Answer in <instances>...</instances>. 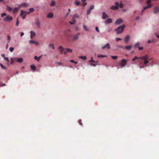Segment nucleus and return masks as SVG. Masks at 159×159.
<instances>
[{"instance_id": "09e8293b", "label": "nucleus", "mask_w": 159, "mask_h": 159, "mask_svg": "<svg viewBox=\"0 0 159 159\" xmlns=\"http://www.w3.org/2000/svg\"><path fill=\"white\" fill-rule=\"evenodd\" d=\"M6 15H7V14L5 13H3L1 14V17H3L4 16H5Z\"/></svg>"}, {"instance_id": "4c0bfd02", "label": "nucleus", "mask_w": 159, "mask_h": 159, "mask_svg": "<svg viewBox=\"0 0 159 159\" xmlns=\"http://www.w3.org/2000/svg\"><path fill=\"white\" fill-rule=\"evenodd\" d=\"M111 58L114 60H116L117 58V56H111Z\"/></svg>"}, {"instance_id": "7ed1b4c3", "label": "nucleus", "mask_w": 159, "mask_h": 159, "mask_svg": "<svg viewBox=\"0 0 159 159\" xmlns=\"http://www.w3.org/2000/svg\"><path fill=\"white\" fill-rule=\"evenodd\" d=\"M126 63L127 61L125 59H123L121 60V61H120V63L119 65L121 66L124 67L126 65Z\"/></svg>"}, {"instance_id": "37998d69", "label": "nucleus", "mask_w": 159, "mask_h": 159, "mask_svg": "<svg viewBox=\"0 0 159 159\" xmlns=\"http://www.w3.org/2000/svg\"><path fill=\"white\" fill-rule=\"evenodd\" d=\"M147 4L148 5H151V0H148V1H147Z\"/></svg>"}, {"instance_id": "c756f323", "label": "nucleus", "mask_w": 159, "mask_h": 159, "mask_svg": "<svg viewBox=\"0 0 159 159\" xmlns=\"http://www.w3.org/2000/svg\"><path fill=\"white\" fill-rule=\"evenodd\" d=\"M0 66H1V68L3 70H6L7 69V68L5 66H4L2 64L0 63Z\"/></svg>"}, {"instance_id": "412c9836", "label": "nucleus", "mask_w": 159, "mask_h": 159, "mask_svg": "<svg viewBox=\"0 0 159 159\" xmlns=\"http://www.w3.org/2000/svg\"><path fill=\"white\" fill-rule=\"evenodd\" d=\"M19 8L18 7H16L14 8V10H13V13H16L19 10Z\"/></svg>"}, {"instance_id": "f8f14e48", "label": "nucleus", "mask_w": 159, "mask_h": 159, "mask_svg": "<svg viewBox=\"0 0 159 159\" xmlns=\"http://www.w3.org/2000/svg\"><path fill=\"white\" fill-rule=\"evenodd\" d=\"M80 33H78L76 34L73 37V40H76L79 38V36H80Z\"/></svg>"}, {"instance_id": "9b49d317", "label": "nucleus", "mask_w": 159, "mask_h": 159, "mask_svg": "<svg viewBox=\"0 0 159 159\" xmlns=\"http://www.w3.org/2000/svg\"><path fill=\"white\" fill-rule=\"evenodd\" d=\"M58 49H59V50H60V53L61 54H62L63 53V52L65 51L64 50H65V49L63 47L61 46H60L58 48Z\"/></svg>"}, {"instance_id": "c85d7f7f", "label": "nucleus", "mask_w": 159, "mask_h": 159, "mask_svg": "<svg viewBox=\"0 0 159 159\" xmlns=\"http://www.w3.org/2000/svg\"><path fill=\"white\" fill-rule=\"evenodd\" d=\"M139 45H140V43H139V42L137 43H136L134 45V48H136L139 47Z\"/></svg>"}, {"instance_id": "dca6fc26", "label": "nucleus", "mask_w": 159, "mask_h": 159, "mask_svg": "<svg viewBox=\"0 0 159 159\" xmlns=\"http://www.w3.org/2000/svg\"><path fill=\"white\" fill-rule=\"evenodd\" d=\"M16 61L20 63H22L23 62V59L22 58H20L16 59Z\"/></svg>"}, {"instance_id": "e2e57ef3", "label": "nucleus", "mask_w": 159, "mask_h": 159, "mask_svg": "<svg viewBox=\"0 0 159 159\" xmlns=\"http://www.w3.org/2000/svg\"><path fill=\"white\" fill-rule=\"evenodd\" d=\"M90 65L93 66H95L96 65L95 64H94L93 63H90Z\"/></svg>"}, {"instance_id": "b1692460", "label": "nucleus", "mask_w": 159, "mask_h": 159, "mask_svg": "<svg viewBox=\"0 0 159 159\" xmlns=\"http://www.w3.org/2000/svg\"><path fill=\"white\" fill-rule=\"evenodd\" d=\"M29 10V11L27 12V14H30V13L33 12L34 11V9L33 8H30Z\"/></svg>"}, {"instance_id": "de8ad7c7", "label": "nucleus", "mask_w": 159, "mask_h": 159, "mask_svg": "<svg viewBox=\"0 0 159 159\" xmlns=\"http://www.w3.org/2000/svg\"><path fill=\"white\" fill-rule=\"evenodd\" d=\"M13 49H14V48L12 47H11L9 48V50H10L11 52H12L13 51Z\"/></svg>"}, {"instance_id": "5701e85b", "label": "nucleus", "mask_w": 159, "mask_h": 159, "mask_svg": "<svg viewBox=\"0 0 159 159\" xmlns=\"http://www.w3.org/2000/svg\"><path fill=\"white\" fill-rule=\"evenodd\" d=\"M65 50L66 51V52L69 53H71L72 52V50L69 48H65Z\"/></svg>"}, {"instance_id": "79ce46f5", "label": "nucleus", "mask_w": 159, "mask_h": 159, "mask_svg": "<svg viewBox=\"0 0 159 159\" xmlns=\"http://www.w3.org/2000/svg\"><path fill=\"white\" fill-rule=\"evenodd\" d=\"M89 62H97V61H95L93 60V57H91V59H90V61H89Z\"/></svg>"}, {"instance_id": "72a5a7b5", "label": "nucleus", "mask_w": 159, "mask_h": 159, "mask_svg": "<svg viewBox=\"0 0 159 159\" xmlns=\"http://www.w3.org/2000/svg\"><path fill=\"white\" fill-rule=\"evenodd\" d=\"M19 24V19H18V18H17V19H16V26H18Z\"/></svg>"}, {"instance_id": "c9c22d12", "label": "nucleus", "mask_w": 159, "mask_h": 159, "mask_svg": "<svg viewBox=\"0 0 159 159\" xmlns=\"http://www.w3.org/2000/svg\"><path fill=\"white\" fill-rule=\"evenodd\" d=\"M37 41H34L33 40H30L29 41V42L30 43H36Z\"/></svg>"}, {"instance_id": "423d86ee", "label": "nucleus", "mask_w": 159, "mask_h": 159, "mask_svg": "<svg viewBox=\"0 0 159 159\" xmlns=\"http://www.w3.org/2000/svg\"><path fill=\"white\" fill-rule=\"evenodd\" d=\"M105 48H107V49H110V45L109 43H107L104 46H102V47H101L102 49H104Z\"/></svg>"}, {"instance_id": "052dcab7", "label": "nucleus", "mask_w": 159, "mask_h": 159, "mask_svg": "<svg viewBox=\"0 0 159 159\" xmlns=\"http://www.w3.org/2000/svg\"><path fill=\"white\" fill-rule=\"evenodd\" d=\"M26 14L24 15V16H23V17H22V18H23V19H25V18H26Z\"/></svg>"}, {"instance_id": "c03bdc74", "label": "nucleus", "mask_w": 159, "mask_h": 159, "mask_svg": "<svg viewBox=\"0 0 159 159\" xmlns=\"http://www.w3.org/2000/svg\"><path fill=\"white\" fill-rule=\"evenodd\" d=\"M75 5L77 6L80 5V2L77 1H75Z\"/></svg>"}, {"instance_id": "ea45409f", "label": "nucleus", "mask_w": 159, "mask_h": 159, "mask_svg": "<svg viewBox=\"0 0 159 159\" xmlns=\"http://www.w3.org/2000/svg\"><path fill=\"white\" fill-rule=\"evenodd\" d=\"M118 7L120 8H122V7H123V5L121 3L120 4L119 3Z\"/></svg>"}, {"instance_id": "f03ea898", "label": "nucleus", "mask_w": 159, "mask_h": 159, "mask_svg": "<svg viewBox=\"0 0 159 159\" xmlns=\"http://www.w3.org/2000/svg\"><path fill=\"white\" fill-rule=\"evenodd\" d=\"M125 27V26L124 25H122L121 26H118L117 28L115 29V30L117 32V34H119L122 33L123 30H124Z\"/></svg>"}, {"instance_id": "69168bd1", "label": "nucleus", "mask_w": 159, "mask_h": 159, "mask_svg": "<svg viewBox=\"0 0 159 159\" xmlns=\"http://www.w3.org/2000/svg\"><path fill=\"white\" fill-rule=\"evenodd\" d=\"M139 16L136 17L135 18V20H139Z\"/></svg>"}, {"instance_id": "473e14b6", "label": "nucleus", "mask_w": 159, "mask_h": 159, "mask_svg": "<svg viewBox=\"0 0 159 159\" xmlns=\"http://www.w3.org/2000/svg\"><path fill=\"white\" fill-rule=\"evenodd\" d=\"M49 47L50 48H52V49H54V45L53 44H50L49 45Z\"/></svg>"}, {"instance_id": "a211bd4d", "label": "nucleus", "mask_w": 159, "mask_h": 159, "mask_svg": "<svg viewBox=\"0 0 159 159\" xmlns=\"http://www.w3.org/2000/svg\"><path fill=\"white\" fill-rule=\"evenodd\" d=\"M53 17V14L52 12H50L48 13L47 15V18H52Z\"/></svg>"}, {"instance_id": "680f3d73", "label": "nucleus", "mask_w": 159, "mask_h": 159, "mask_svg": "<svg viewBox=\"0 0 159 159\" xmlns=\"http://www.w3.org/2000/svg\"><path fill=\"white\" fill-rule=\"evenodd\" d=\"M87 5L86 3H83V4H82V6H84Z\"/></svg>"}, {"instance_id": "6e6d98bb", "label": "nucleus", "mask_w": 159, "mask_h": 159, "mask_svg": "<svg viewBox=\"0 0 159 159\" xmlns=\"http://www.w3.org/2000/svg\"><path fill=\"white\" fill-rule=\"evenodd\" d=\"M121 40V39H120L119 38H116V42H118V41Z\"/></svg>"}, {"instance_id": "0eeeda50", "label": "nucleus", "mask_w": 159, "mask_h": 159, "mask_svg": "<svg viewBox=\"0 0 159 159\" xmlns=\"http://www.w3.org/2000/svg\"><path fill=\"white\" fill-rule=\"evenodd\" d=\"M123 21L121 19H120L116 21L115 22V24L117 25H119L122 23Z\"/></svg>"}, {"instance_id": "a18cd8bd", "label": "nucleus", "mask_w": 159, "mask_h": 159, "mask_svg": "<svg viewBox=\"0 0 159 159\" xmlns=\"http://www.w3.org/2000/svg\"><path fill=\"white\" fill-rule=\"evenodd\" d=\"M115 47H118L120 48H123V47L121 46H119L118 45H115Z\"/></svg>"}, {"instance_id": "7c9ffc66", "label": "nucleus", "mask_w": 159, "mask_h": 159, "mask_svg": "<svg viewBox=\"0 0 159 159\" xmlns=\"http://www.w3.org/2000/svg\"><path fill=\"white\" fill-rule=\"evenodd\" d=\"M55 1H53L51 2V4H50V6L51 7H53L54 6V5H55Z\"/></svg>"}, {"instance_id": "13d9d810", "label": "nucleus", "mask_w": 159, "mask_h": 159, "mask_svg": "<svg viewBox=\"0 0 159 159\" xmlns=\"http://www.w3.org/2000/svg\"><path fill=\"white\" fill-rule=\"evenodd\" d=\"M138 48H139V50H141L143 49V47H138Z\"/></svg>"}, {"instance_id": "58836bf2", "label": "nucleus", "mask_w": 159, "mask_h": 159, "mask_svg": "<svg viewBox=\"0 0 159 159\" xmlns=\"http://www.w3.org/2000/svg\"><path fill=\"white\" fill-rule=\"evenodd\" d=\"M34 59L38 61H39V60L40 57H38L37 56H35L34 57Z\"/></svg>"}, {"instance_id": "2f4dec72", "label": "nucleus", "mask_w": 159, "mask_h": 159, "mask_svg": "<svg viewBox=\"0 0 159 159\" xmlns=\"http://www.w3.org/2000/svg\"><path fill=\"white\" fill-rule=\"evenodd\" d=\"M16 58H11V64H13V62L16 61Z\"/></svg>"}, {"instance_id": "3c124183", "label": "nucleus", "mask_w": 159, "mask_h": 159, "mask_svg": "<svg viewBox=\"0 0 159 159\" xmlns=\"http://www.w3.org/2000/svg\"><path fill=\"white\" fill-rule=\"evenodd\" d=\"M95 30H96L97 32H99V30L98 27H96V28H95Z\"/></svg>"}, {"instance_id": "8fccbe9b", "label": "nucleus", "mask_w": 159, "mask_h": 159, "mask_svg": "<svg viewBox=\"0 0 159 159\" xmlns=\"http://www.w3.org/2000/svg\"><path fill=\"white\" fill-rule=\"evenodd\" d=\"M106 55H98V57H106Z\"/></svg>"}, {"instance_id": "49530a36", "label": "nucleus", "mask_w": 159, "mask_h": 159, "mask_svg": "<svg viewBox=\"0 0 159 159\" xmlns=\"http://www.w3.org/2000/svg\"><path fill=\"white\" fill-rule=\"evenodd\" d=\"M91 10H88L87 11V15L89 14L90 13L91 11Z\"/></svg>"}, {"instance_id": "9d476101", "label": "nucleus", "mask_w": 159, "mask_h": 159, "mask_svg": "<svg viewBox=\"0 0 159 159\" xmlns=\"http://www.w3.org/2000/svg\"><path fill=\"white\" fill-rule=\"evenodd\" d=\"M29 6V4L26 3H24L22 4L19 5L20 7H27Z\"/></svg>"}, {"instance_id": "4be33fe9", "label": "nucleus", "mask_w": 159, "mask_h": 159, "mask_svg": "<svg viewBox=\"0 0 159 159\" xmlns=\"http://www.w3.org/2000/svg\"><path fill=\"white\" fill-rule=\"evenodd\" d=\"M79 58H81L83 60H85L87 59V57L85 56H80L79 57Z\"/></svg>"}, {"instance_id": "6ab92c4d", "label": "nucleus", "mask_w": 159, "mask_h": 159, "mask_svg": "<svg viewBox=\"0 0 159 159\" xmlns=\"http://www.w3.org/2000/svg\"><path fill=\"white\" fill-rule=\"evenodd\" d=\"M30 68L32 70L34 71L36 69V67L34 65H32L30 66Z\"/></svg>"}, {"instance_id": "1a4fd4ad", "label": "nucleus", "mask_w": 159, "mask_h": 159, "mask_svg": "<svg viewBox=\"0 0 159 159\" xmlns=\"http://www.w3.org/2000/svg\"><path fill=\"white\" fill-rule=\"evenodd\" d=\"M35 24L36 25L38 28H39L40 27V23L39 20L36 19L35 20Z\"/></svg>"}, {"instance_id": "4468645a", "label": "nucleus", "mask_w": 159, "mask_h": 159, "mask_svg": "<svg viewBox=\"0 0 159 159\" xmlns=\"http://www.w3.org/2000/svg\"><path fill=\"white\" fill-rule=\"evenodd\" d=\"M30 38H31V39H32L33 38V37H34V36L35 35V33L34 32L32 31H30Z\"/></svg>"}, {"instance_id": "774afa93", "label": "nucleus", "mask_w": 159, "mask_h": 159, "mask_svg": "<svg viewBox=\"0 0 159 159\" xmlns=\"http://www.w3.org/2000/svg\"><path fill=\"white\" fill-rule=\"evenodd\" d=\"M111 29H110L107 30V32L108 33H110L111 32Z\"/></svg>"}, {"instance_id": "f704fd0d", "label": "nucleus", "mask_w": 159, "mask_h": 159, "mask_svg": "<svg viewBox=\"0 0 159 159\" xmlns=\"http://www.w3.org/2000/svg\"><path fill=\"white\" fill-rule=\"evenodd\" d=\"M94 8V6L93 5H92L90 6V7L88 9L89 10H92Z\"/></svg>"}, {"instance_id": "864d4df0", "label": "nucleus", "mask_w": 159, "mask_h": 159, "mask_svg": "<svg viewBox=\"0 0 159 159\" xmlns=\"http://www.w3.org/2000/svg\"><path fill=\"white\" fill-rule=\"evenodd\" d=\"M10 39H11L10 36L9 35H8V36H7V40H8V42H9L10 41Z\"/></svg>"}, {"instance_id": "4d7b16f0", "label": "nucleus", "mask_w": 159, "mask_h": 159, "mask_svg": "<svg viewBox=\"0 0 159 159\" xmlns=\"http://www.w3.org/2000/svg\"><path fill=\"white\" fill-rule=\"evenodd\" d=\"M69 23H70V24H71V25H74V24H75V22H74V21H73V22L70 21Z\"/></svg>"}, {"instance_id": "f3484780", "label": "nucleus", "mask_w": 159, "mask_h": 159, "mask_svg": "<svg viewBox=\"0 0 159 159\" xmlns=\"http://www.w3.org/2000/svg\"><path fill=\"white\" fill-rule=\"evenodd\" d=\"M129 36L128 35L126 36V37L124 38V42H125L127 43L129 42Z\"/></svg>"}, {"instance_id": "393cba45", "label": "nucleus", "mask_w": 159, "mask_h": 159, "mask_svg": "<svg viewBox=\"0 0 159 159\" xmlns=\"http://www.w3.org/2000/svg\"><path fill=\"white\" fill-rule=\"evenodd\" d=\"M151 7L152 5H150L146 7H143V9H144V10H145L148 8H151Z\"/></svg>"}, {"instance_id": "e433bc0d", "label": "nucleus", "mask_w": 159, "mask_h": 159, "mask_svg": "<svg viewBox=\"0 0 159 159\" xmlns=\"http://www.w3.org/2000/svg\"><path fill=\"white\" fill-rule=\"evenodd\" d=\"M78 16H78V14H75V15H74V16H73V18H77Z\"/></svg>"}, {"instance_id": "a19ab883", "label": "nucleus", "mask_w": 159, "mask_h": 159, "mask_svg": "<svg viewBox=\"0 0 159 159\" xmlns=\"http://www.w3.org/2000/svg\"><path fill=\"white\" fill-rule=\"evenodd\" d=\"M4 58V60H5L7 61V62H9V60L8 57H5Z\"/></svg>"}, {"instance_id": "39448f33", "label": "nucleus", "mask_w": 159, "mask_h": 159, "mask_svg": "<svg viewBox=\"0 0 159 159\" xmlns=\"http://www.w3.org/2000/svg\"><path fill=\"white\" fill-rule=\"evenodd\" d=\"M12 20V17L8 15L4 19V21H11Z\"/></svg>"}, {"instance_id": "ddd939ff", "label": "nucleus", "mask_w": 159, "mask_h": 159, "mask_svg": "<svg viewBox=\"0 0 159 159\" xmlns=\"http://www.w3.org/2000/svg\"><path fill=\"white\" fill-rule=\"evenodd\" d=\"M108 18V16L105 12L102 13V19H105Z\"/></svg>"}, {"instance_id": "338daca9", "label": "nucleus", "mask_w": 159, "mask_h": 159, "mask_svg": "<svg viewBox=\"0 0 159 159\" xmlns=\"http://www.w3.org/2000/svg\"><path fill=\"white\" fill-rule=\"evenodd\" d=\"M57 63L59 65H62V63L60 62H57Z\"/></svg>"}, {"instance_id": "20e7f679", "label": "nucleus", "mask_w": 159, "mask_h": 159, "mask_svg": "<svg viewBox=\"0 0 159 159\" xmlns=\"http://www.w3.org/2000/svg\"><path fill=\"white\" fill-rule=\"evenodd\" d=\"M115 4H116V6H112L110 7V9L112 10H116L119 9V7L118 6H119V2H116L115 3Z\"/></svg>"}, {"instance_id": "f257e3e1", "label": "nucleus", "mask_w": 159, "mask_h": 159, "mask_svg": "<svg viewBox=\"0 0 159 159\" xmlns=\"http://www.w3.org/2000/svg\"><path fill=\"white\" fill-rule=\"evenodd\" d=\"M140 59L144 61V65L146 66L149 63V61L152 60V58L149 59V56L147 55H145L144 56L140 57H138L136 56L134 58L132 59V61H134L137 59Z\"/></svg>"}, {"instance_id": "bb28decb", "label": "nucleus", "mask_w": 159, "mask_h": 159, "mask_svg": "<svg viewBox=\"0 0 159 159\" xmlns=\"http://www.w3.org/2000/svg\"><path fill=\"white\" fill-rule=\"evenodd\" d=\"M83 29L84 30H85L86 31H89V29H88L87 27V26H86L85 25H83Z\"/></svg>"}, {"instance_id": "6e6552de", "label": "nucleus", "mask_w": 159, "mask_h": 159, "mask_svg": "<svg viewBox=\"0 0 159 159\" xmlns=\"http://www.w3.org/2000/svg\"><path fill=\"white\" fill-rule=\"evenodd\" d=\"M159 12V8L157 6H156L154 7V13L155 14H157Z\"/></svg>"}, {"instance_id": "2eb2a0df", "label": "nucleus", "mask_w": 159, "mask_h": 159, "mask_svg": "<svg viewBox=\"0 0 159 159\" xmlns=\"http://www.w3.org/2000/svg\"><path fill=\"white\" fill-rule=\"evenodd\" d=\"M112 22V20L111 19H108L105 21V23L106 24H109Z\"/></svg>"}, {"instance_id": "aec40b11", "label": "nucleus", "mask_w": 159, "mask_h": 159, "mask_svg": "<svg viewBox=\"0 0 159 159\" xmlns=\"http://www.w3.org/2000/svg\"><path fill=\"white\" fill-rule=\"evenodd\" d=\"M27 12H27V11H23V10H21V13H20V16H22L25 13H27Z\"/></svg>"}, {"instance_id": "603ef678", "label": "nucleus", "mask_w": 159, "mask_h": 159, "mask_svg": "<svg viewBox=\"0 0 159 159\" xmlns=\"http://www.w3.org/2000/svg\"><path fill=\"white\" fill-rule=\"evenodd\" d=\"M70 61L71 62L74 63L76 64H77V62H75V61H74L73 60H71Z\"/></svg>"}, {"instance_id": "5fc2aeb1", "label": "nucleus", "mask_w": 159, "mask_h": 159, "mask_svg": "<svg viewBox=\"0 0 159 159\" xmlns=\"http://www.w3.org/2000/svg\"><path fill=\"white\" fill-rule=\"evenodd\" d=\"M79 124L80 125H82V124L81 123V120H79Z\"/></svg>"}, {"instance_id": "bf43d9fd", "label": "nucleus", "mask_w": 159, "mask_h": 159, "mask_svg": "<svg viewBox=\"0 0 159 159\" xmlns=\"http://www.w3.org/2000/svg\"><path fill=\"white\" fill-rule=\"evenodd\" d=\"M138 62L139 64L140 65L142 64V61H139Z\"/></svg>"}, {"instance_id": "0e129e2a", "label": "nucleus", "mask_w": 159, "mask_h": 159, "mask_svg": "<svg viewBox=\"0 0 159 159\" xmlns=\"http://www.w3.org/2000/svg\"><path fill=\"white\" fill-rule=\"evenodd\" d=\"M75 18H72V21H73V22H76V20Z\"/></svg>"}, {"instance_id": "a878e982", "label": "nucleus", "mask_w": 159, "mask_h": 159, "mask_svg": "<svg viewBox=\"0 0 159 159\" xmlns=\"http://www.w3.org/2000/svg\"><path fill=\"white\" fill-rule=\"evenodd\" d=\"M7 9L9 11H11L12 10V8L9 6H7Z\"/></svg>"}, {"instance_id": "cd10ccee", "label": "nucleus", "mask_w": 159, "mask_h": 159, "mask_svg": "<svg viewBox=\"0 0 159 159\" xmlns=\"http://www.w3.org/2000/svg\"><path fill=\"white\" fill-rule=\"evenodd\" d=\"M131 47H132L131 45H129L128 46H126L125 47V49H126L128 50H129L131 49Z\"/></svg>"}]
</instances>
